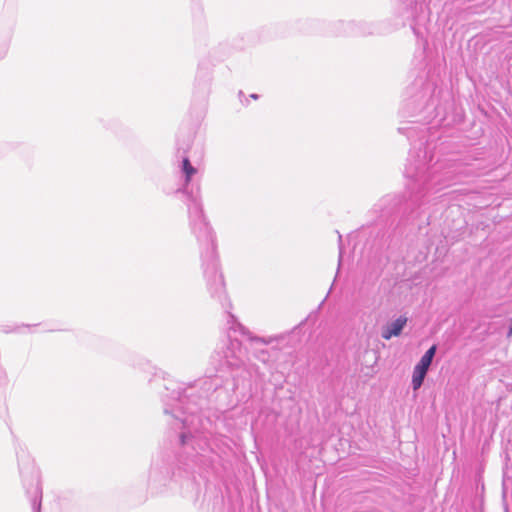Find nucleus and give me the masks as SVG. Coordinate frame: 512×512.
<instances>
[{"label":"nucleus","instance_id":"10","mask_svg":"<svg viewBox=\"0 0 512 512\" xmlns=\"http://www.w3.org/2000/svg\"><path fill=\"white\" fill-rule=\"evenodd\" d=\"M233 347H239V343L236 341V342H232L231 343Z\"/></svg>","mask_w":512,"mask_h":512},{"label":"nucleus","instance_id":"1","mask_svg":"<svg viewBox=\"0 0 512 512\" xmlns=\"http://www.w3.org/2000/svg\"><path fill=\"white\" fill-rule=\"evenodd\" d=\"M190 198L191 203L188 204V211L190 218L193 222V229L195 232H197V229L200 232H203V236L206 238V240L213 245L212 231L204 220L202 213V205L197 197L190 196Z\"/></svg>","mask_w":512,"mask_h":512},{"label":"nucleus","instance_id":"4","mask_svg":"<svg viewBox=\"0 0 512 512\" xmlns=\"http://www.w3.org/2000/svg\"><path fill=\"white\" fill-rule=\"evenodd\" d=\"M205 274L207 277H210L213 282L211 289H213L215 293L221 294L224 290V281L222 274L218 271L216 263H213L210 271H206Z\"/></svg>","mask_w":512,"mask_h":512},{"label":"nucleus","instance_id":"7","mask_svg":"<svg viewBox=\"0 0 512 512\" xmlns=\"http://www.w3.org/2000/svg\"><path fill=\"white\" fill-rule=\"evenodd\" d=\"M225 357H226V359H227V363H228L229 365H231V366H235V365H237V363H236L235 361H233V360H232V358H233V357H236V358H238V357H239V355H238V354H236V352H234V351H233V352H231V354H228V353H227V354L225 355Z\"/></svg>","mask_w":512,"mask_h":512},{"label":"nucleus","instance_id":"8","mask_svg":"<svg viewBox=\"0 0 512 512\" xmlns=\"http://www.w3.org/2000/svg\"><path fill=\"white\" fill-rule=\"evenodd\" d=\"M34 512H40V503H34L33 504Z\"/></svg>","mask_w":512,"mask_h":512},{"label":"nucleus","instance_id":"2","mask_svg":"<svg viewBox=\"0 0 512 512\" xmlns=\"http://www.w3.org/2000/svg\"><path fill=\"white\" fill-rule=\"evenodd\" d=\"M407 324V318L400 316L394 321L387 323L381 329V337L385 340H390L392 337H397L402 333V330Z\"/></svg>","mask_w":512,"mask_h":512},{"label":"nucleus","instance_id":"6","mask_svg":"<svg viewBox=\"0 0 512 512\" xmlns=\"http://www.w3.org/2000/svg\"><path fill=\"white\" fill-rule=\"evenodd\" d=\"M426 374H427V371L420 369L416 366L414 367L413 374H412L413 390L417 391L422 386Z\"/></svg>","mask_w":512,"mask_h":512},{"label":"nucleus","instance_id":"11","mask_svg":"<svg viewBox=\"0 0 512 512\" xmlns=\"http://www.w3.org/2000/svg\"><path fill=\"white\" fill-rule=\"evenodd\" d=\"M251 98H253V99H257V98H258V95H257V94H251Z\"/></svg>","mask_w":512,"mask_h":512},{"label":"nucleus","instance_id":"9","mask_svg":"<svg viewBox=\"0 0 512 512\" xmlns=\"http://www.w3.org/2000/svg\"><path fill=\"white\" fill-rule=\"evenodd\" d=\"M186 439V435L185 434H182L181 435V442L184 444L185 443V440Z\"/></svg>","mask_w":512,"mask_h":512},{"label":"nucleus","instance_id":"3","mask_svg":"<svg viewBox=\"0 0 512 512\" xmlns=\"http://www.w3.org/2000/svg\"><path fill=\"white\" fill-rule=\"evenodd\" d=\"M181 172L184 176V184L181 191L188 194V185L192 181L193 177L197 174L198 170L192 166L188 158H184L181 164Z\"/></svg>","mask_w":512,"mask_h":512},{"label":"nucleus","instance_id":"5","mask_svg":"<svg viewBox=\"0 0 512 512\" xmlns=\"http://www.w3.org/2000/svg\"><path fill=\"white\" fill-rule=\"evenodd\" d=\"M436 349V345L431 346L415 366L425 371H428L432 363L433 357L435 356Z\"/></svg>","mask_w":512,"mask_h":512}]
</instances>
